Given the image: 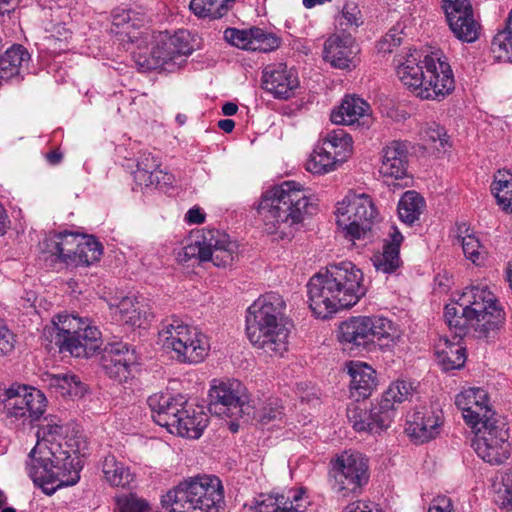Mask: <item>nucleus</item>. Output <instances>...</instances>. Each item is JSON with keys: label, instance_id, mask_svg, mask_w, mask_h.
Instances as JSON below:
<instances>
[{"label": "nucleus", "instance_id": "1", "mask_svg": "<svg viewBox=\"0 0 512 512\" xmlns=\"http://www.w3.org/2000/svg\"><path fill=\"white\" fill-rule=\"evenodd\" d=\"M34 484L52 495L57 489L73 486L80 480L79 462L74 463L71 454L85 456L88 442L79 426H73L66 433L65 444L70 451L63 450L59 442L62 436L60 419L55 415L43 416L47 407V398L41 390L34 387Z\"/></svg>", "mask_w": 512, "mask_h": 512}, {"label": "nucleus", "instance_id": "2", "mask_svg": "<svg viewBox=\"0 0 512 512\" xmlns=\"http://www.w3.org/2000/svg\"><path fill=\"white\" fill-rule=\"evenodd\" d=\"M444 318L456 336L461 337L470 326L478 338L494 340L506 324V312L487 285L465 288L458 299L445 307Z\"/></svg>", "mask_w": 512, "mask_h": 512}, {"label": "nucleus", "instance_id": "3", "mask_svg": "<svg viewBox=\"0 0 512 512\" xmlns=\"http://www.w3.org/2000/svg\"><path fill=\"white\" fill-rule=\"evenodd\" d=\"M362 271L352 262L331 264L308 282V302L312 313L327 319L342 309L356 305L366 294Z\"/></svg>", "mask_w": 512, "mask_h": 512}, {"label": "nucleus", "instance_id": "4", "mask_svg": "<svg viewBox=\"0 0 512 512\" xmlns=\"http://www.w3.org/2000/svg\"><path fill=\"white\" fill-rule=\"evenodd\" d=\"M283 297L271 292L260 296L248 308L246 334L254 348L268 356H283L288 350L290 329Z\"/></svg>", "mask_w": 512, "mask_h": 512}, {"label": "nucleus", "instance_id": "5", "mask_svg": "<svg viewBox=\"0 0 512 512\" xmlns=\"http://www.w3.org/2000/svg\"><path fill=\"white\" fill-rule=\"evenodd\" d=\"M314 209L306 191L299 183L284 181L263 193L257 210L268 234L283 238L286 228L300 224Z\"/></svg>", "mask_w": 512, "mask_h": 512}, {"label": "nucleus", "instance_id": "6", "mask_svg": "<svg viewBox=\"0 0 512 512\" xmlns=\"http://www.w3.org/2000/svg\"><path fill=\"white\" fill-rule=\"evenodd\" d=\"M188 38L189 34L183 30L173 35L167 31L148 33L146 43L141 42L132 49L133 59L143 70L175 71L193 51Z\"/></svg>", "mask_w": 512, "mask_h": 512}, {"label": "nucleus", "instance_id": "7", "mask_svg": "<svg viewBox=\"0 0 512 512\" xmlns=\"http://www.w3.org/2000/svg\"><path fill=\"white\" fill-rule=\"evenodd\" d=\"M43 330V335L54 342L59 351L76 358L94 356L102 346L101 332L88 319L59 314Z\"/></svg>", "mask_w": 512, "mask_h": 512}, {"label": "nucleus", "instance_id": "8", "mask_svg": "<svg viewBox=\"0 0 512 512\" xmlns=\"http://www.w3.org/2000/svg\"><path fill=\"white\" fill-rule=\"evenodd\" d=\"M223 498L220 479L203 475L181 482L168 491L161 502L170 512H218Z\"/></svg>", "mask_w": 512, "mask_h": 512}, {"label": "nucleus", "instance_id": "9", "mask_svg": "<svg viewBox=\"0 0 512 512\" xmlns=\"http://www.w3.org/2000/svg\"><path fill=\"white\" fill-rule=\"evenodd\" d=\"M413 383L406 380L392 382L383 393L381 399L370 408L353 404L347 408V417L353 428L358 432L380 434L392 423L396 406L409 400L414 394Z\"/></svg>", "mask_w": 512, "mask_h": 512}, {"label": "nucleus", "instance_id": "10", "mask_svg": "<svg viewBox=\"0 0 512 512\" xmlns=\"http://www.w3.org/2000/svg\"><path fill=\"white\" fill-rule=\"evenodd\" d=\"M159 341L163 348L174 352L175 358L181 363H200L210 350L207 336L179 319H172L163 326Z\"/></svg>", "mask_w": 512, "mask_h": 512}, {"label": "nucleus", "instance_id": "11", "mask_svg": "<svg viewBox=\"0 0 512 512\" xmlns=\"http://www.w3.org/2000/svg\"><path fill=\"white\" fill-rule=\"evenodd\" d=\"M378 217V211L365 193L349 192L337 204L336 223L351 241L364 238Z\"/></svg>", "mask_w": 512, "mask_h": 512}, {"label": "nucleus", "instance_id": "12", "mask_svg": "<svg viewBox=\"0 0 512 512\" xmlns=\"http://www.w3.org/2000/svg\"><path fill=\"white\" fill-rule=\"evenodd\" d=\"M182 261L192 258L211 261L216 267H227L238 257V246L228 234L217 229H204L198 239L183 248Z\"/></svg>", "mask_w": 512, "mask_h": 512}, {"label": "nucleus", "instance_id": "13", "mask_svg": "<svg viewBox=\"0 0 512 512\" xmlns=\"http://www.w3.org/2000/svg\"><path fill=\"white\" fill-rule=\"evenodd\" d=\"M472 447L476 454L491 465H500L509 457L511 446L507 423L500 416L485 419L475 429Z\"/></svg>", "mask_w": 512, "mask_h": 512}, {"label": "nucleus", "instance_id": "14", "mask_svg": "<svg viewBox=\"0 0 512 512\" xmlns=\"http://www.w3.org/2000/svg\"><path fill=\"white\" fill-rule=\"evenodd\" d=\"M334 489L343 496L357 493L368 482V459L356 451H344L331 461Z\"/></svg>", "mask_w": 512, "mask_h": 512}, {"label": "nucleus", "instance_id": "15", "mask_svg": "<svg viewBox=\"0 0 512 512\" xmlns=\"http://www.w3.org/2000/svg\"><path fill=\"white\" fill-rule=\"evenodd\" d=\"M208 410L219 417L239 418L248 408L245 386L238 380H214L209 390Z\"/></svg>", "mask_w": 512, "mask_h": 512}, {"label": "nucleus", "instance_id": "16", "mask_svg": "<svg viewBox=\"0 0 512 512\" xmlns=\"http://www.w3.org/2000/svg\"><path fill=\"white\" fill-rule=\"evenodd\" d=\"M425 79L419 88L418 97L426 100H441L455 87L452 69L438 53L424 56Z\"/></svg>", "mask_w": 512, "mask_h": 512}, {"label": "nucleus", "instance_id": "17", "mask_svg": "<svg viewBox=\"0 0 512 512\" xmlns=\"http://www.w3.org/2000/svg\"><path fill=\"white\" fill-rule=\"evenodd\" d=\"M443 9L456 38L469 43L478 39L480 26L474 18L470 0H443Z\"/></svg>", "mask_w": 512, "mask_h": 512}, {"label": "nucleus", "instance_id": "18", "mask_svg": "<svg viewBox=\"0 0 512 512\" xmlns=\"http://www.w3.org/2000/svg\"><path fill=\"white\" fill-rule=\"evenodd\" d=\"M455 404L462 412L464 421L472 429L483 424L485 419L498 416L492 411L488 394L481 388H468L461 391L455 398Z\"/></svg>", "mask_w": 512, "mask_h": 512}, {"label": "nucleus", "instance_id": "19", "mask_svg": "<svg viewBox=\"0 0 512 512\" xmlns=\"http://www.w3.org/2000/svg\"><path fill=\"white\" fill-rule=\"evenodd\" d=\"M143 25L144 19L131 9L116 8L112 12L110 31L124 46H128L127 50L132 51L139 43H146L148 32L141 30Z\"/></svg>", "mask_w": 512, "mask_h": 512}, {"label": "nucleus", "instance_id": "20", "mask_svg": "<svg viewBox=\"0 0 512 512\" xmlns=\"http://www.w3.org/2000/svg\"><path fill=\"white\" fill-rule=\"evenodd\" d=\"M442 424L441 408L431 404L419 407L407 416L406 432L420 442H427L440 434Z\"/></svg>", "mask_w": 512, "mask_h": 512}, {"label": "nucleus", "instance_id": "21", "mask_svg": "<svg viewBox=\"0 0 512 512\" xmlns=\"http://www.w3.org/2000/svg\"><path fill=\"white\" fill-rule=\"evenodd\" d=\"M147 403L154 422L165 427L170 433H173V429L179 424V418L188 404L181 395L172 396L163 393L151 395Z\"/></svg>", "mask_w": 512, "mask_h": 512}, {"label": "nucleus", "instance_id": "22", "mask_svg": "<svg viewBox=\"0 0 512 512\" xmlns=\"http://www.w3.org/2000/svg\"><path fill=\"white\" fill-rule=\"evenodd\" d=\"M262 79L264 89L278 99L293 97L300 85L296 71L284 63L267 66Z\"/></svg>", "mask_w": 512, "mask_h": 512}, {"label": "nucleus", "instance_id": "23", "mask_svg": "<svg viewBox=\"0 0 512 512\" xmlns=\"http://www.w3.org/2000/svg\"><path fill=\"white\" fill-rule=\"evenodd\" d=\"M408 148L407 142L399 140H393L383 147L379 173L387 184H393L407 175Z\"/></svg>", "mask_w": 512, "mask_h": 512}, {"label": "nucleus", "instance_id": "24", "mask_svg": "<svg viewBox=\"0 0 512 512\" xmlns=\"http://www.w3.org/2000/svg\"><path fill=\"white\" fill-rule=\"evenodd\" d=\"M136 356L128 345L122 342L108 344L101 356V366L105 373L119 382L130 375V367L135 364Z\"/></svg>", "mask_w": 512, "mask_h": 512}, {"label": "nucleus", "instance_id": "25", "mask_svg": "<svg viewBox=\"0 0 512 512\" xmlns=\"http://www.w3.org/2000/svg\"><path fill=\"white\" fill-rule=\"evenodd\" d=\"M82 236L68 231L50 232L39 242V250L54 257L56 261L72 265Z\"/></svg>", "mask_w": 512, "mask_h": 512}, {"label": "nucleus", "instance_id": "26", "mask_svg": "<svg viewBox=\"0 0 512 512\" xmlns=\"http://www.w3.org/2000/svg\"><path fill=\"white\" fill-rule=\"evenodd\" d=\"M424 56L416 49L396 57V74L402 84L418 97L419 88L425 79Z\"/></svg>", "mask_w": 512, "mask_h": 512}, {"label": "nucleus", "instance_id": "27", "mask_svg": "<svg viewBox=\"0 0 512 512\" xmlns=\"http://www.w3.org/2000/svg\"><path fill=\"white\" fill-rule=\"evenodd\" d=\"M358 48L350 34H333L324 44V59L338 69L355 67V56Z\"/></svg>", "mask_w": 512, "mask_h": 512}, {"label": "nucleus", "instance_id": "28", "mask_svg": "<svg viewBox=\"0 0 512 512\" xmlns=\"http://www.w3.org/2000/svg\"><path fill=\"white\" fill-rule=\"evenodd\" d=\"M4 399L7 417L21 420L22 424L32 427V387L27 385L12 386Z\"/></svg>", "mask_w": 512, "mask_h": 512}, {"label": "nucleus", "instance_id": "29", "mask_svg": "<svg viewBox=\"0 0 512 512\" xmlns=\"http://www.w3.org/2000/svg\"><path fill=\"white\" fill-rule=\"evenodd\" d=\"M370 119V105L360 97L347 95L339 107L331 113V121L338 125H352L362 120L368 124Z\"/></svg>", "mask_w": 512, "mask_h": 512}, {"label": "nucleus", "instance_id": "30", "mask_svg": "<svg viewBox=\"0 0 512 512\" xmlns=\"http://www.w3.org/2000/svg\"><path fill=\"white\" fill-rule=\"evenodd\" d=\"M147 305L135 296H126L116 304H110L115 319L131 327H141L147 319Z\"/></svg>", "mask_w": 512, "mask_h": 512}, {"label": "nucleus", "instance_id": "31", "mask_svg": "<svg viewBox=\"0 0 512 512\" xmlns=\"http://www.w3.org/2000/svg\"><path fill=\"white\" fill-rule=\"evenodd\" d=\"M347 371L351 377L350 390L353 396L368 397L376 386L375 371L371 366L360 361L347 363Z\"/></svg>", "mask_w": 512, "mask_h": 512}, {"label": "nucleus", "instance_id": "32", "mask_svg": "<svg viewBox=\"0 0 512 512\" xmlns=\"http://www.w3.org/2000/svg\"><path fill=\"white\" fill-rule=\"evenodd\" d=\"M389 236L391 241L384 245L383 252L373 257L376 270L386 274L393 273L399 268V249L403 241V236L395 226L390 227Z\"/></svg>", "mask_w": 512, "mask_h": 512}, {"label": "nucleus", "instance_id": "33", "mask_svg": "<svg viewBox=\"0 0 512 512\" xmlns=\"http://www.w3.org/2000/svg\"><path fill=\"white\" fill-rule=\"evenodd\" d=\"M207 423V415L201 408H194L187 404L179 418V424L173 429L172 434L197 439L202 435Z\"/></svg>", "mask_w": 512, "mask_h": 512}, {"label": "nucleus", "instance_id": "34", "mask_svg": "<svg viewBox=\"0 0 512 512\" xmlns=\"http://www.w3.org/2000/svg\"><path fill=\"white\" fill-rule=\"evenodd\" d=\"M30 60V53L20 44H15L0 56V85L13 77L20 76Z\"/></svg>", "mask_w": 512, "mask_h": 512}, {"label": "nucleus", "instance_id": "35", "mask_svg": "<svg viewBox=\"0 0 512 512\" xmlns=\"http://www.w3.org/2000/svg\"><path fill=\"white\" fill-rule=\"evenodd\" d=\"M369 316L351 317L339 326L338 339L341 343L364 345L370 341Z\"/></svg>", "mask_w": 512, "mask_h": 512}, {"label": "nucleus", "instance_id": "36", "mask_svg": "<svg viewBox=\"0 0 512 512\" xmlns=\"http://www.w3.org/2000/svg\"><path fill=\"white\" fill-rule=\"evenodd\" d=\"M370 340L376 339L381 346L391 348L401 341L402 331L392 320L383 316H369Z\"/></svg>", "mask_w": 512, "mask_h": 512}, {"label": "nucleus", "instance_id": "37", "mask_svg": "<svg viewBox=\"0 0 512 512\" xmlns=\"http://www.w3.org/2000/svg\"><path fill=\"white\" fill-rule=\"evenodd\" d=\"M104 479L113 487L129 488L135 481V474L130 467L117 460L114 455H107L102 461Z\"/></svg>", "mask_w": 512, "mask_h": 512}, {"label": "nucleus", "instance_id": "38", "mask_svg": "<svg viewBox=\"0 0 512 512\" xmlns=\"http://www.w3.org/2000/svg\"><path fill=\"white\" fill-rule=\"evenodd\" d=\"M435 355L439 365L445 371L459 369L466 361L465 348L459 343L450 342L447 338L439 340Z\"/></svg>", "mask_w": 512, "mask_h": 512}, {"label": "nucleus", "instance_id": "39", "mask_svg": "<svg viewBox=\"0 0 512 512\" xmlns=\"http://www.w3.org/2000/svg\"><path fill=\"white\" fill-rule=\"evenodd\" d=\"M44 382L59 390L62 396L81 398L86 392L84 384L74 374H44Z\"/></svg>", "mask_w": 512, "mask_h": 512}, {"label": "nucleus", "instance_id": "40", "mask_svg": "<svg viewBox=\"0 0 512 512\" xmlns=\"http://www.w3.org/2000/svg\"><path fill=\"white\" fill-rule=\"evenodd\" d=\"M425 208L424 198L416 191H406L398 203V215L402 222L411 225L419 219Z\"/></svg>", "mask_w": 512, "mask_h": 512}, {"label": "nucleus", "instance_id": "41", "mask_svg": "<svg viewBox=\"0 0 512 512\" xmlns=\"http://www.w3.org/2000/svg\"><path fill=\"white\" fill-rule=\"evenodd\" d=\"M321 145L343 162L352 151V138L344 129L338 128L327 133Z\"/></svg>", "mask_w": 512, "mask_h": 512}, {"label": "nucleus", "instance_id": "42", "mask_svg": "<svg viewBox=\"0 0 512 512\" xmlns=\"http://www.w3.org/2000/svg\"><path fill=\"white\" fill-rule=\"evenodd\" d=\"M340 162V158L334 156L326 147L318 145L308 159L306 168L313 174H325L333 171Z\"/></svg>", "mask_w": 512, "mask_h": 512}, {"label": "nucleus", "instance_id": "43", "mask_svg": "<svg viewBox=\"0 0 512 512\" xmlns=\"http://www.w3.org/2000/svg\"><path fill=\"white\" fill-rule=\"evenodd\" d=\"M491 191L502 209L512 212V174L507 171H498L491 185Z\"/></svg>", "mask_w": 512, "mask_h": 512}, {"label": "nucleus", "instance_id": "44", "mask_svg": "<svg viewBox=\"0 0 512 512\" xmlns=\"http://www.w3.org/2000/svg\"><path fill=\"white\" fill-rule=\"evenodd\" d=\"M101 255V244L94 237L83 235L72 265H90L97 262Z\"/></svg>", "mask_w": 512, "mask_h": 512}, {"label": "nucleus", "instance_id": "45", "mask_svg": "<svg viewBox=\"0 0 512 512\" xmlns=\"http://www.w3.org/2000/svg\"><path fill=\"white\" fill-rule=\"evenodd\" d=\"M235 0H191L190 9L199 17L217 19L228 11V4Z\"/></svg>", "mask_w": 512, "mask_h": 512}, {"label": "nucleus", "instance_id": "46", "mask_svg": "<svg viewBox=\"0 0 512 512\" xmlns=\"http://www.w3.org/2000/svg\"><path fill=\"white\" fill-rule=\"evenodd\" d=\"M280 512H306L310 501L302 489H290L277 494Z\"/></svg>", "mask_w": 512, "mask_h": 512}, {"label": "nucleus", "instance_id": "47", "mask_svg": "<svg viewBox=\"0 0 512 512\" xmlns=\"http://www.w3.org/2000/svg\"><path fill=\"white\" fill-rule=\"evenodd\" d=\"M161 162L150 152H142L137 159V168L134 171V180L138 185L151 183V174L160 168Z\"/></svg>", "mask_w": 512, "mask_h": 512}, {"label": "nucleus", "instance_id": "48", "mask_svg": "<svg viewBox=\"0 0 512 512\" xmlns=\"http://www.w3.org/2000/svg\"><path fill=\"white\" fill-rule=\"evenodd\" d=\"M491 50L499 61H512V31L504 29L500 31L491 44Z\"/></svg>", "mask_w": 512, "mask_h": 512}, {"label": "nucleus", "instance_id": "49", "mask_svg": "<svg viewBox=\"0 0 512 512\" xmlns=\"http://www.w3.org/2000/svg\"><path fill=\"white\" fill-rule=\"evenodd\" d=\"M250 51L270 52L279 47V39L272 33H267L260 28H252Z\"/></svg>", "mask_w": 512, "mask_h": 512}, {"label": "nucleus", "instance_id": "50", "mask_svg": "<svg viewBox=\"0 0 512 512\" xmlns=\"http://www.w3.org/2000/svg\"><path fill=\"white\" fill-rule=\"evenodd\" d=\"M44 29L51 35L49 37L54 52H61L67 49L68 40L72 37L71 31L61 24H54L50 20Z\"/></svg>", "mask_w": 512, "mask_h": 512}, {"label": "nucleus", "instance_id": "51", "mask_svg": "<svg viewBox=\"0 0 512 512\" xmlns=\"http://www.w3.org/2000/svg\"><path fill=\"white\" fill-rule=\"evenodd\" d=\"M495 502L506 510H512V468L502 474L496 489Z\"/></svg>", "mask_w": 512, "mask_h": 512}, {"label": "nucleus", "instance_id": "52", "mask_svg": "<svg viewBox=\"0 0 512 512\" xmlns=\"http://www.w3.org/2000/svg\"><path fill=\"white\" fill-rule=\"evenodd\" d=\"M119 512H149L150 504L136 494L130 493L116 497Z\"/></svg>", "mask_w": 512, "mask_h": 512}, {"label": "nucleus", "instance_id": "53", "mask_svg": "<svg viewBox=\"0 0 512 512\" xmlns=\"http://www.w3.org/2000/svg\"><path fill=\"white\" fill-rule=\"evenodd\" d=\"M338 24L344 30L358 28L363 24V18L359 7L354 3H347L342 9Z\"/></svg>", "mask_w": 512, "mask_h": 512}, {"label": "nucleus", "instance_id": "54", "mask_svg": "<svg viewBox=\"0 0 512 512\" xmlns=\"http://www.w3.org/2000/svg\"><path fill=\"white\" fill-rule=\"evenodd\" d=\"M252 29L238 30L235 28H228L224 31V39L238 48L249 50L251 47Z\"/></svg>", "mask_w": 512, "mask_h": 512}, {"label": "nucleus", "instance_id": "55", "mask_svg": "<svg viewBox=\"0 0 512 512\" xmlns=\"http://www.w3.org/2000/svg\"><path fill=\"white\" fill-rule=\"evenodd\" d=\"M464 255L467 259L471 260L472 263L479 265L483 260L482 247L479 240L475 235L472 237H465L461 244Z\"/></svg>", "mask_w": 512, "mask_h": 512}, {"label": "nucleus", "instance_id": "56", "mask_svg": "<svg viewBox=\"0 0 512 512\" xmlns=\"http://www.w3.org/2000/svg\"><path fill=\"white\" fill-rule=\"evenodd\" d=\"M423 138L425 141L431 144H436L438 142L441 148H445L446 144L448 143V136L445 129L436 124L429 126L424 131Z\"/></svg>", "mask_w": 512, "mask_h": 512}, {"label": "nucleus", "instance_id": "57", "mask_svg": "<svg viewBox=\"0 0 512 512\" xmlns=\"http://www.w3.org/2000/svg\"><path fill=\"white\" fill-rule=\"evenodd\" d=\"M401 31L397 28H392L389 32L384 36V38L379 42L378 48L379 51L384 53L392 52L394 47H397L401 44Z\"/></svg>", "mask_w": 512, "mask_h": 512}, {"label": "nucleus", "instance_id": "58", "mask_svg": "<svg viewBox=\"0 0 512 512\" xmlns=\"http://www.w3.org/2000/svg\"><path fill=\"white\" fill-rule=\"evenodd\" d=\"M282 415V409L277 404L270 403L267 406H264L260 410L256 412L257 419L262 424H267L273 420L280 418Z\"/></svg>", "mask_w": 512, "mask_h": 512}, {"label": "nucleus", "instance_id": "59", "mask_svg": "<svg viewBox=\"0 0 512 512\" xmlns=\"http://www.w3.org/2000/svg\"><path fill=\"white\" fill-rule=\"evenodd\" d=\"M13 333L0 322V355H6L14 349Z\"/></svg>", "mask_w": 512, "mask_h": 512}, {"label": "nucleus", "instance_id": "60", "mask_svg": "<svg viewBox=\"0 0 512 512\" xmlns=\"http://www.w3.org/2000/svg\"><path fill=\"white\" fill-rule=\"evenodd\" d=\"M277 495L261 496V500L256 503L257 512H280Z\"/></svg>", "mask_w": 512, "mask_h": 512}, {"label": "nucleus", "instance_id": "61", "mask_svg": "<svg viewBox=\"0 0 512 512\" xmlns=\"http://www.w3.org/2000/svg\"><path fill=\"white\" fill-rule=\"evenodd\" d=\"M151 183H143L141 186L144 187H160V186H166L170 185L173 182V176L160 168H157L152 174L149 179Z\"/></svg>", "mask_w": 512, "mask_h": 512}, {"label": "nucleus", "instance_id": "62", "mask_svg": "<svg viewBox=\"0 0 512 512\" xmlns=\"http://www.w3.org/2000/svg\"><path fill=\"white\" fill-rule=\"evenodd\" d=\"M428 512H453L452 502L445 496L437 497Z\"/></svg>", "mask_w": 512, "mask_h": 512}, {"label": "nucleus", "instance_id": "63", "mask_svg": "<svg viewBox=\"0 0 512 512\" xmlns=\"http://www.w3.org/2000/svg\"><path fill=\"white\" fill-rule=\"evenodd\" d=\"M185 219L190 224H201L205 221V214L200 208H191L186 213Z\"/></svg>", "mask_w": 512, "mask_h": 512}, {"label": "nucleus", "instance_id": "64", "mask_svg": "<svg viewBox=\"0 0 512 512\" xmlns=\"http://www.w3.org/2000/svg\"><path fill=\"white\" fill-rule=\"evenodd\" d=\"M343 512H373L371 504L364 501H356L346 506Z\"/></svg>", "mask_w": 512, "mask_h": 512}]
</instances>
